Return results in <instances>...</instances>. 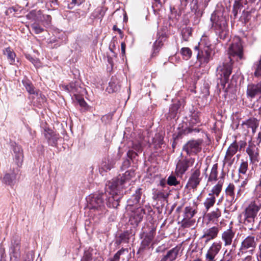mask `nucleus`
<instances>
[{"instance_id": "nucleus-6", "label": "nucleus", "mask_w": 261, "mask_h": 261, "mask_svg": "<svg viewBox=\"0 0 261 261\" xmlns=\"http://www.w3.org/2000/svg\"><path fill=\"white\" fill-rule=\"evenodd\" d=\"M105 193L107 194L105 199L107 200V206L109 207L117 208L119 205V200L122 197L120 189L119 188L114 189L108 188V184H107Z\"/></svg>"}, {"instance_id": "nucleus-15", "label": "nucleus", "mask_w": 261, "mask_h": 261, "mask_svg": "<svg viewBox=\"0 0 261 261\" xmlns=\"http://www.w3.org/2000/svg\"><path fill=\"white\" fill-rule=\"evenodd\" d=\"M195 161L194 158L185 159L179 160L176 164L175 172L177 175L182 176L188 170L189 167L192 166Z\"/></svg>"}, {"instance_id": "nucleus-44", "label": "nucleus", "mask_w": 261, "mask_h": 261, "mask_svg": "<svg viewBox=\"0 0 261 261\" xmlns=\"http://www.w3.org/2000/svg\"><path fill=\"white\" fill-rule=\"evenodd\" d=\"M83 2L82 1H79L78 0H65L64 3L67 5V8L69 9H73L75 5L79 6Z\"/></svg>"}, {"instance_id": "nucleus-26", "label": "nucleus", "mask_w": 261, "mask_h": 261, "mask_svg": "<svg viewBox=\"0 0 261 261\" xmlns=\"http://www.w3.org/2000/svg\"><path fill=\"white\" fill-rule=\"evenodd\" d=\"M234 232L231 228H229L224 231L222 234V240L224 242V245H230L232 242V239L234 237Z\"/></svg>"}, {"instance_id": "nucleus-35", "label": "nucleus", "mask_w": 261, "mask_h": 261, "mask_svg": "<svg viewBox=\"0 0 261 261\" xmlns=\"http://www.w3.org/2000/svg\"><path fill=\"white\" fill-rule=\"evenodd\" d=\"M218 164L213 165L210 176L208 178V181H216L217 180L218 176Z\"/></svg>"}, {"instance_id": "nucleus-7", "label": "nucleus", "mask_w": 261, "mask_h": 261, "mask_svg": "<svg viewBox=\"0 0 261 261\" xmlns=\"http://www.w3.org/2000/svg\"><path fill=\"white\" fill-rule=\"evenodd\" d=\"M194 50L196 53L197 61L199 63V66H204L210 60H212V49L206 47L200 48L199 46H195Z\"/></svg>"}, {"instance_id": "nucleus-1", "label": "nucleus", "mask_w": 261, "mask_h": 261, "mask_svg": "<svg viewBox=\"0 0 261 261\" xmlns=\"http://www.w3.org/2000/svg\"><path fill=\"white\" fill-rule=\"evenodd\" d=\"M212 27L218 37L222 40L228 37V31L227 19L221 10H215L211 15Z\"/></svg>"}, {"instance_id": "nucleus-54", "label": "nucleus", "mask_w": 261, "mask_h": 261, "mask_svg": "<svg viewBox=\"0 0 261 261\" xmlns=\"http://www.w3.org/2000/svg\"><path fill=\"white\" fill-rule=\"evenodd\" d=\"M109 88L112 90V92H116L120 89V85H117L115 83L113 82H110L109 83Z\"/></svg>"}, {"instance_id": "nucleus-2", "label": "nucleus", "mask_w": 261, "mask_h": 261, "mask_svg": "<svg viewBox=\"0 0 261 261\" xmlns=\"http://www.w3.org/2000/svg\"><path fill=\"white\" fill-rule=\"evenodd\" d=\"M261 208V202L256 199L252 201L242 213L243 217V224L249 230H254L255 219H257V215Z\"/></svg>"}, {"instance_id": "nucleus-36", "label": "nucleus", "mask_w": 261, "mask_h": 261, "mask_svg": "<svg viewBox=\"0 0 261 261\" xmlns=\"http://www.w3.org/2000/svg\"><path fill=\"white\" fill-rule=\"evenodd\" d=\"M196 213L197 211L191 206H186L184 210V217L192 218Z\"/></svg>"}, {"instance_id": "nucleus-11", "label": "nucleus", "mask_w": 261, "mask_h": 261, "mask_svg": "<svg viewBox=\"0 0 261 261\" xmlns=\"http://www.w3.org/2000/svg\"><path fill=\"white\" fill-rule=\"evenodd\" d=\"M21 173L19 169L17 167L13 168L9 172L6 173L2 179V181L7 185L13 187L17 182L19 181Z\"/></svg>"}, {"instance_id": "nucleus-4", "label": "nucleus", "mask_w": 261, "mask_h": 261, "mask_svg": "<svg viewBox=\"0 0 261 261\" xmlns=\"http://www.w3.org/2000/svg\"><path fill=\"white\" fill-rule=\"evenodd\" d=\"M106 193L95 194L89 198V208L98 215L105 213L106 210L104 199L106 198Z\"/></svg>"}, {"instance_id": "nucleus-5", "label": "nucleus", "mask_w": 261, "mask_h": 261, "mask_svg": "<svg viewBox=\"0 0 261 261\" xmlns=\"http://www.w3.org/2000/svg\"><path fill=\"white\" fill-rule=\"evenodd\" d=\"M232 72L231 64L222 63L217 68V79L219 80L218 85H220L223 88L229 81V78Z\"/></svg>"}, {"instance_id": "nucleus-41", "label": "nucleus", "mask_w": 261, "mask_h": 261, "mask_svg": "<svg viewBox=\"0 0 261 261\" xmlns=\"http://www.w3.org/2000/svg\"><path fill=\"white\" fill-rule=\"evenodd\" d=\"M183 58L186 60H189L192 56V50L189 47H182L180 51Z\"/></svg>"}, {"instance_id": "nucleus-43", "label": "nucleus", "mask_w": 261, "mask_h": 261, "mask_svg": "<svg viewBox=\"0 0 261 261\" xmlns=\"http://www.w3.org/2000/svg\"><path fill=\"white\" fill-rule=\"evenodd\" d=\"M237 199L235 196H225V208H229Z\"/></svg>"}, {"instance_id": "nucleus-8", "label": "nucleus", "mask_w": 261, "mask_h": 261, "mask_svg": "<svg viewBox=\"0 0 261 261\" xmlns=\"http://www.w3.org/2000/svg\"><path fill=\"white\" fill-rule=\"evenodd\" d=\"M133 174L134 172L130 170H127L122 176L120 175L119 177L109 181L108 182V188L112 189L115 188L121 189L123 188V185L130 179Z\"/></svg>"}, {"instance_id": "nucleus-45", "label": "nucleus", "mask_w": 261, "mask_h": 261, "mask_svg": "<svg viewBox=\"0 0 261 261\" xmlns=\"http://www.w3.org/2000/svg\"><path fill=\"white\" fill-rule=\"evenodd\" d=\"M234 190V185L232 183H230L225 189V196H235Z\"/></svg>"}, {"instance_id": "nucleus-18", "label": "nucleus", "mask_w": 261, "mask_h": 261, "mask_svg": "<svg viewBox=\"0 0 261 261\" xmlns=\"http://www.w3.org/2000/svg\"><path fill=\"white\" fill-rule=\"evenodd\" d=\"M43 135L49 145L56 146L57 145L59 135L50 129H44Z\"/></svg>"}, {"instance_id": "nucleus-55", "label": "nucleus", "mask_w": 261, "mask_h": 261, "mask_svg": "<svg viewBox=\"0 0 261 261\" xmlns=\"http://www.w3.org/2000/svg\"><path fill=\"white\" fill-rule=\"evenodd\" d=\"M92 259V254L89 252H85L81 261H91Z\"/></svg>"}, {"instance_id": "nucleus-21", "label": "nucleus", "mask_w": 261, "mask_h": 261, "mask_svg": "<svg viewBox=\"0 0 261 261\" xmlns=\"http://www.w3.org/2000/svg\"><path fill=\"white\" fill-rule=\"evenodd\" d=\"M142 194V189L137 188L135 193L127 200V206H133L139 203Z\"/></svg>"}, {"instance_id": "nucleus-24", "label": "nucleus", "mask_w": 261, "mask_h": 261, "mask_svg": "<svg viewBox=\"0 0 261 261\" xmlns=\"http://www.w3.org/2000/svg\"><path fill=\"white\" fill-rule=\"evenodd\" d=\"M178 252L179 249L177 247L173 248L163 255L160 261H174L176 259Z\"/></svg>"}, {"instance_id": "nucleus-56", "label": "nucleus", "mask_w": 261, "mask_h": 261, "mask_svg": "<svg viewBox=\"0 0 261 261\" xmlns=\"http://www.w3.org/2000/svg\"><path fill=\"white\" fill-rule=\"evenodd\" d=\"M130 165V161L128 159L125 160L121 166V170L123 171L128 168Z\"/></svg>"}, {"instance_id": "nucleus-32", "label": "nucleus", "mask_w": 261, "mask_h": 261, "mask_svg": "<svg viewBox=\"0 0 261 261\" xmlns=\"http://www.w3.org/2000/svg\"><path fill=\"white\" fill-rule=\"evenodd\" d=\"M180 102L177 101L172 104L169 108V114L171 118H174L176 115V114L180 107Z\"/></svg>"}, {"instance_id": "nucleus-10", "label": "nucleus", "mask_w": 261, "mask_h": 261, "mask_svg": "<svg viewBox=\"0 0 261 261\" xmlns=\"http://www.w3.org/2000/svg\"><path fill=\"white\" fill-rule=\"evenodd\" d=\"M202 142L201 139L191 140L184 145L182 150L189 155H196L201 151Z\"/></svg>"}, {"instance_id": "nucleus-25", "label": "nucleus", "mask_w": 261, "mask_h": 261, "mask_svg": "<svg viewBox=\"0 0 261 261\" xmlns=\"http://www.w3.org/2000/svg\"><path fill=\"white\" fill-rule=\"evenodd\" d=\"M115 164V161L114 159H110L109 158H105L102 160L100 164L99 171L100 172L102 171L106 172L110 171L114 167Z\"/></svg>"}, {"instance_id": "nucleus-48", "label": "nucleus", "mask_w": 261, "mask_h": 261, "mask_svg": "<svg viewBox=\"0 0 261 261\" xmlns=\"http://www.w3.org/2000/svg\"><path fill=\"white\" fill-rule=\"evenodd\" d=\"M200 122V119L199 114L198 113H193L191 115V118L190 119V123L194 125Z\"/></svg>"}, {"instance_id": "nucleus-31", "label": "nucleus", "mask_w": 261, "mask_h": 261, "mask_svg": "<svg viewBox=\"0 0 261 261\" xmlns=\"http://www.w3.org/2000/svg\"><path fill=\"white\" fill-rule=\"evenodd\" d=\"M62 89L68 93H72L75 94L77 91V86L75 82H71L67 85H63L62 86Z\"/></svg>"}, {"instance_id": "nucleus-57", "label": "nucleus", "mask_w": 261, "mask_h": 261, "mask_svg": "<svg viewBox=\"0 0 261 261\" xmlns=\"http://www.w3.org/2000/svg\"><path fill=\"white\" fill-rule=\"evenodd\" d=\"M163 45V43L162 41H155V42L154 43L153 47H154V51L153 53V55L156 54L159 51V48Z\"/></svg>"}, {"instance_id": "nucleus-17", "label": "nucleus", "mask_w": 261, "mask_h": 261, "mask_svg": "<svg viewBox=\"0 0 261 261\" xmlns=\"http://www.w3.org/2000/svg\"><path fill=\"white\" fill-rule=\"evenodd\" d=\"M155 234V228H152L147 233L143 232L142 238L144 237V238L141 242L140 250H143L149 247L154 238Z\"/></svg>"}, {"instance_id": "nucleus-61", "label": "nucleus", "mask_w": 261, "mask_h": 261, "mask_svg": "<svg viewBox=\"0 0 261 261\" xmlns=\"http://www.w3.org/2000/svg\"><path fill=\"white\" fill-rule=\"evenodd\" d=\"M156 194L159 198H162L164 199L167 198L168 196L167 193H165L163 191H158Z\"/></svg>"}, {"instance_id": "nucleus-9", "label": "nucleus", "mask_w": 261, "mask_h": 261, "mask_svg": "<svg viewBox=\"0 0 261 261\" xmlns=\"http://www.w3.org/2000/svg\"><path fill=\"white\" fill-rule=\"evenodd\" d=\"M259 124V120L255 118H250L243 121L240 129L242 133L244 135H248L251 132L252 135H254L256 129Z\"/></svg>"}, {"instance_id": "nucleus-14", "label": "nucleus", "mask_w": 261, "mask_h": 261, "mask_svg": "<svg viewBox=\"0 0 261 261\" xmlns=\"http://www.w3.org/2000/svg\"><path fill=\"white\" fill-rule=\"evenodd\" d=\"M260 95L259 100H261V81L257 83L248 85L246 90V96L248 98L252 99L256 96Z\"/></svg>"}, {"instance_id": "nucleus-49", "label": "nucleus", "mask_w": 261, "mask_h": 261, "mask_svg": "<svg viewBox=\"0 0 261 261\" xmlns=\"http://www.w3.org/2000/svg\"><path fill=\"white\" fill-rule=\"evenodd\" d=\"M167 184L170 186H176L179 184L176 177L174 175H170L167 179Z\"/></svg>"}, {"instance_id": "nucleus-40", "label": "nucleus", "mask_w": 261, "mask_h": 261, "mask_svg": "<svg viewBox=\"0 0 261 261\" xmlns=\"http://www.w3.org/2000/svg\"><path fill=\"white\" fill-rule=\"evenodd\" d=\"M195 221L192 218H187L184 217L181 221V226L184 228H189L194 225Z\"/></svg>"}, {"instance_id": "nucleus-38", "label": "nucleus", "mask_w": 261, "mask_h": 261, "mask_svg": "<svg viewBox=\"0 0 261 261\" xmlns=\"http://www.w3.org/2000/svg\"><path fill=\"white\" fill-rule=\"evenodd\" d=\"M105 12L106 11L103 8L99 7L95 10L92 15L95 18L101 20L105 14Z\"/></svg>"}, {"instance_id": "nucleus-39", "label": "nucleus", "mask_w": 261, "mask_h": 261, "mask_svg": "<svg viewBox=\"0 0 261 261\" xmlns=\"http://www.w3.org/2000/svg\"><path fill=\"white\" fill-rule=\"evenodd\" d=\"M207 215L210 220L215 221L221 216V212L218 208H217L210 213L208 214Z\"/></svg>"}, {"instance_id": "nucleus-27", "label": "nucleus", "mask_w": 261, "mask_h": 261, "mask_svg": "<svg viewBox=\"0 0 261 261\" xmlns=\"http://www.w3.org/2000/svg\"><path fill=\"white\" fill-rule=\"evenodd\" d=\"M238 149V145L236 141L233 142L227 150L225 160L226 161H231L232 157L237 153Z\"/></svg>"}, {"instance_id": "nucleus-47", "label": "nucleus", "mask_w": 261, "mask_h": 261, "mask_svg": "<svg viewBox=\"0 0 261 261\" xmlns=\"http://www.w3.org/2000/svg\"><path fill=\"white\" fill-rule=\"evenodd\" d=\"M32 30L35 33L38 34L42 33L44 29L39 23L34 22L31 25Z\"/></svg>"}, {"instance_id": "nucleus-59", "label": "nucleus", "mask_w": 261, "mask_h": 261, "mask_svg": "<svg viewBox=\"0 0 261 261\" xmlns=\"http://www.w3.org/2000/svg\"><path fill=\"white\" fill-rule=\"evenodd\" d=\"M193 131H195L196 132H199L198 129L197 128L193 129L191 127H186L185 129H184V134H188L192 133Z\"/></svg>"}, {"instance_id": "nucleus-64", "label": "nucleus", "mask_w": 261, "mask_h": 261, "mask_svg": "<svg viewBox=\"0 0 261 261\" xmlns=\"http://www.w3.org/2000/svg\"><path fill=\"white\" fill-rule=\"evenodd\" d=\"M246 152H247V153H248V155L250 157V156H251L252 155V154H254L257 151H255L253 149H251L250 148H247V149H246Z\"/></svg>"}, {"instance_id": "nucleus-50", "label": "nucleus", "mask_w": 261, "mask_h": 261, "mask_svg": "<svg viewBox=\"0 0 261 261\" xmlns=\"http://www.w3.org/2000/svg\"><path fill=\"white\" fill-rule=\"evenodd\" d=\"M248 164L247 162L243 161L240 166L239 169V172L240 173H242L243 174H245L248 169Z\"/></svg>"}, {"instance_id": "nucleus-51", "label": "nucleus", "mask_w": 261, "mask_h": 261, "mask_svg": "<svg viewBox=\"0 0 261 261\" xmlns=\"http://www.w3.org/2000/svg\"><path fill=\"white\" fill-rule=\"evenodd\" d=\"M232 249H230L228 252L225 251L224 253V256L220 261H230L232 257Z\"/></svg>"}, {"instance_id": "nucleus-33", "label": "nucleus", "mask_w": 261, "mask_h": 261, "mask_svg": "<svg viewBox=\"0 0 261 261\" xmlns=\"http://www.w3.org/2000/svg\"><path fill=\"white\" fill-rule=\"evenodd\" d=\"M223 184V180H220L217 185L214 186L212 188L211 193L210 194H213L214 196H218L220 192L222 191V186Z\"/></svg>"}, {"instance_id": "nucleus-19", "label": "nucleus", "mask_w": 261, "mask_h": 261, "mask_svg": "<svg viewBox=\"0 0 261 261\" xmlns=\"http://www.w3.org/2000/svg\"><path fill=\"white\" fill-rule=\"evenodd\" d=\"M23 86L25 87L26 90L30 94H33L36 96L40 95L42 100H44L45 96L42 95L41 92L35 89L32 82L27 79H24L22 81Z\"/></svg>"}, {"instance_id": "nucleus-58", "label": "nucleus", "mask_w": 261, "mask_h": 261, "mask_svg": "<svg viewBox=\"0 0 261 261\" xmlns=\"http://www.w3.org/2000/svg\"><path fill=\"white\" fill-rule=\"evenodd\" d=\"M127 155L130 159H133L138 155V154L137 152L134 150H129L127 152Z\"/></svg>"}, {"instance_id": "nucleus-52", "label": "nucleus", "mask_w": 261, "mask_h": 261, "mask_svg": "<svg viewBox=\"0 0 261 261\" xmlns=\"http://www.w3.org/2000/svg\"><path fill=\"white\" fill-rule=\"evenodd\" d=\"M241 1H235V4L233 5V9L232 10V13L234 18L237 16L238 10L240 8V2Z\"/></svg>"}, {"instance_id": "nucleus-60", "label": "nucleus", "mask_w": 261, "mask_h": 261, "mask_svg": "<svg viewBox=\"0 0 261 261\" xmlns=\"http://www.w3.org/2000/svg\"><path fill=\"white\" fill-rule=\"evenodd\" d=\"M258 156L259 153L257 151L254 154H252V155L250 156L251 162L255 163V162H258Z\"/></svg>"}, {"instance_id": "nucleus-22", "label": "nucleus", "mask_w": 261, "mask_h": 261, "mask_svg": "<svg viewBox=\"0 0 261 261\" xmlns=\"http://www.w3.org/2000/svg\"><path fill=\"white\" fill-rule=\"evenodd\" d=\"M218 232L219 228L217 227H212L204 230L202 238H205V243H207L211 240L216 238Z\"/></svg>"}, {"instance_id": "nucleus-23", "label": "nucleus", "mask_w": 261, "mask_h": 261, "mask_svg": "<svg viewBox=\"0 0 261 261\" xmlns=\"http://www.w3.org/2000/svg\"><path fill=\"white\" fill-rule=\"evenodd\" d=\"M20 243L18 241H15L10 250V259L11 260L18 261L20 256Z\"/></svg>"}, {"instance_id": "nucleus-37", "label": "nucleus", "mask_w": 261, "mask_h": 261, "mask_svg": "<svg viewBox=\"0 0 261 261\" xmlns=\"http://www.w3.org/2000/svg\"><path fill=\"white\" fill-rule=\"evenodd\" d=\"M129 236L130 234L128 231L120 234L116 241V243L118 244L128 243L129 240Z\"/></svg>"}, {"instance_id": "nucleus-30", "label": "nucleus", "mask_w": 261, "mask_h": 261, "mask_svg": "<svg viewBox=\"0 0 261 261\" xmlns=\"http://www.w3.org/2000/svg\"><path fill=\"white\" fill-rule=\"evenodd\" d=\"M216 202V197L213 195V194H209L207 197L204 202V205L208 211L211 207L213 206Z\"/></svg>"}, {"instance_id": "nucleus-13", "label": "nucleus", "mask_w": 261, "mask_h": 261, "mask_svg": "<svg viewBox=\"0 0 261 261\" xmlns=\"http://www.w3.org/2000/svg\"><path fill=\"white\" fill-rule=\"evenodd\" d=\"M202 177L199 168L191 170V175L189 177L186 187L190 189H195L200 184Z\"/></svg>"}, {"instance_id": "nucleus-29", "label": "nucleus", "mask_w": 261, "mask_h": 261, "mask_svg": "<svg viewBox=\"0 0 261 261\" xmlns=\"http://www.w3.org/2000/svg\"><path fill=\"white\" fill-rule=\"evenodd\" d=\"M3 54L6 56L10 64H13L15 62V53L10 47H7L3 50Z\"/></svg>"}, {"instance_id": "nucleus-53", "label": "nucleus", "mask_w": 261, "mask_h": 261, "mask_svg": "<svg viewBox=\"0 0 261 261\" xmlns=\"http://www.w3.org/2000/svg\"><path fill=\"white\" fill-rule=\"evenodd\" d=\"M133 148L137 152H141L142 151V145L140 142H136L133 143Z\"/></svg>"}, {"instance_id": "nucleus-28", "label": "nucleus", "mask_w": 261, "mask_h": 261, "mask_svg": "<svg viewBox=\"0 0 261 261\" xmlns=\"http://www.w3.org/2000/svg\"><path fill=\"white\" fill-rule=\"evenodd\" d=\"M13 151L15 155V160L17 163V166L21 164L23 158L22 149L20 146L15 144L13 146Z\"/></svg>"}, {"instance_id": "nucleus-20", "label": "nucleus", "mask_w": 261, "mask_h": 261, "mask_svg": "<svg viewBox=\"0 0 261 261\" xmlns=\"http://www.w3.org/2000/svg\"><path fill=\"white\" fill-rule=\"evenodd\" d=\"M145 214V210L144 208H137L130 217L131 224L137 225L142 220Z\"/></svg>"}, {"instance_id": "nucleus-63", "label": "nucleus", "mask_w": 261, "mask_h": 261, "mask_svg": "<svg viewBox=\"0 0 261 261\" xmlns=\"http://www.w3.org/2000/svg\"><path fill=\"white\" fill-rule=\"evenodd\" d=\"M33 255L31 253L27 254L24 261H33Z\"/></svg>"}, {"instance_id": "nucleus-42", "label": "nucleus", "mask_w": 261, "mask_h": 261, "mask_svg": "<svg viewBox=\"0 0 261 261\" xmlns=\"http://www.w3.org/2000/svg\"><path fill=\"white\" fill-rule=\"evenodd\" d=\"M181 35L183 40L187 41L190 36L192 35V29L189 27H186L182 29L181 31Z\"/></svg>"}, {"instance_id": "nucleus-34", "label": "nucleus", "mask_w": 261, "mask_h": 261, "mask_svg": "<svg viewBox=\"0 0 261 261\" xmlns=\"http://www.w3.org/2000/svg\"><path fill=\"white\" fill-rule=\"evenodd\" d=\"M59 3L58 0H46L45 7L48 10H55L58 9Z\"/></svg>"}, {"instance_id": "nucleus-12", "label": "nucleus", "mask_w": 261, "mask_h": 261, "mask_svg": "<svg viewBox=\"0 0 261 261\" xmlns=\"http://www.w3.org/2000/svg\"><path fill=\"white\" fill-rule=\"evenodd\" d=\"M257 239L255 237L249 236L247 237L242 242L240 251L242 253L248 252L250 254L254 253L256 246Z\"/></svg>"}, {"instance_id": "nucleus-62", "label": "nucleus", "mask_w": 261, "mask_h": 261, "mask_svg": "<svg viewBox=\"0 0 261 261\" xmlns=\"http://www.w3.org/2000/svg\"><path fill=\"white\" fill-rule=\"evenodd\" d=\"M244 192V189L239 187V189L237 191V194H236V199H238L240 198L243 194V193Z\"/></svg>"}, {"instance_id": "nucleus-16", "label": "nucleus", "mask_w": 261, "mask_h": 261, "mask_svg": "<svg viewBox=\"0 0 261 261\" xmlns=\"http://www.w3.org/2000/svg\"><path fill=\"white\" fill-rule=\"evenodd\" d=\"M220 242H214L208 249L205 254L206 261H216L215 257L221 248Z\"/></svg>"}, {"instance_id": "nucleus-3", "label": "nucleus", "mask_w": 261, "mask_h": 261, "mask_svg": "<svg viewBox=\"0 0 261 261\" xmlns=\"http://www.w3.org/2000/svg\"><path fill=\"white\" fill-rule=\"evenodd\" d=\"M229 59L231 62L245 60L243 47L240 38L233 39L228 49Z\"/></svg>"}, {"instance_id": "nucleus-46", "label": "nucleus", "mask_w": 261, "mask_h": 261, "mask_svg": "<svg viewBox=\"0 0 261 261\" xmlns=\"http://www.w3.org/2000/svg\"><path fill=\"white\" fill-rule=\"evenodd\" d=\"M197 46H199L200 48L206 47L207 46L208 48H212L211 42L208 41V39L206 36L202 37L200 42L198 43Z\"/></svg>"}]
</instances>
